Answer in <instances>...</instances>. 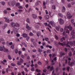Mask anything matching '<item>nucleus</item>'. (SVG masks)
Returning a JSON list of instances; mask_svg holds the SVG:
<instances>
[{"label": "nucleus", "mask_w": 75, "mask_h": 75, "mask_svg": "<svg viewBox=\"0 0 75 75\" xmlns=\"http://www.w3.org/2000/svg\"><path fill=\"white\" fill-rule=\"evenodd\" d=\"M64 30H66V33H69V30L67 29V27H65L64 28Z\"/></svg>", "instance_id": "8"}, {"label": "nucleus", "mask_w": 75, "mask_h": 75, "mask_svg": "<svg viewBox=\"0 0 75 75\" xmlns=\"http://www.w3.org/2000/svg\"><path fill=\"white\" fill-rule=\"evenodd\" d=\"M5 21L6 23H10V20L8 18H6L5 20Z\"/></svg>", "instance_id": "17"}, {"label": "nucleus", "mask_w": 75, "mask_h": 75, "mask_svg": "<svg viewBox=\"0 0 75 75\" xmlns=\"http://www.w3.org/2000/svg\"><path fill=\"white\" fill-rule=\"evenodd\" d=\"M10 71V69L7 68L6 69V71L7 73H8V71Z\"/></svg>", "instance_id": "25"}, {"label": "nucleus", "mask_w": 75, "mask_h": 75, "mask_svg": "<svg viewBox=\"0 0 75 75\" xmlns=\"http://www.w3.org/2000/svg\"><path fill=\"white\" fill-rule=\"evenodd\" d=\"M11 65L12 67H14L16 65V64L13 63H11Z\"/></svg>", "instance_id": "46"}, {"label": "nucleus", "mask_w": 75, "mask_h": 75, "mask_svg": "<svg viewBox=\"0 0 75 75\" xmlns=\"http://www.w3.org/2000/svg\"><path fill=\"white\" fill-rule=\"evenodd\" d=\"M51 3H52V4H53L54 3V0H51L50 1Z\"/></svg>", "instance_id": "63"}, {"label": "nucleus", "mask_w": 75, "mask_h": 75, "mask_svg": "<svg viewBox=\"0 0 75 75\" xmlns=\"http://www.w3.org/2000/svg\"><path fill=\"white\" fill-rule=\"evenodd\" d=\"M4 14H7V10H5L4 11Z\"/></svg>", "instance_id": "53"}, {"label": "nucleus", "mask_w": 75, "mask_h": 75, "mask_svg": "<svg viewBox=\"0 0 75 75\" xmlns=\"http://www.w3.org/2000/svg\"><path fill=\"white\" fill-rule=\"evenodd\" d=\"M8 49H4L5 52H8Z\"/></svg>", "instance_id": "55"}, {"label": "nucleus", "mask_w": 75, "mask_h": 75, "mask_svg": "<svg viewBox=\"0 0 75 75\" xmlns=\"http://www.w3.org/2000/svg\"><path fill=\"white\" fill-rule=\"evenodd\" d=\"M4 27V28H3V27ZM7 27V24L6 23L5 24L4 26H3L2 27V28L4 29V28H6V27Z\"/></svg>", "instance_id": "22"}, {"label": "nucleus", "mask_w": 75, "mask_h": 75, "mask_svg": "<svg viewBox=\"0 0 75 75\" xmlns=\"http://www.w3.org/2000/svg\"><path fill=\"white\" fill-rule=\"evenodd\" d=\"M67 17L68 19H70L72 18V16H71V13L69 12H68L67 14Z\"/></svg>", "instance_id": "5"}, {"label": "nucleus", "mask_w": 75, "mask_h": 75, "mask_svg": "<svg viewBox=\"0 0 75 75\" xmlns=\"http://www.w3.org/2000/svg\"><path fill=\"white\" fill-rule=\"evenodd\" d=\"M41 1H38L35 4V6H39L40 5V4H41Z\"/></svg>", "instance_id": "6"}, {"label": "nucleus", "mask_w": 75, "mask_h": 75, "mask_svg": "<svg viewBox=\"0 0 75 75\" xmlns=\"http://www.w3.org/2000/svg\"><path fill=\"white\" fill-rule=\"evenodd\" d=\"M20 6V4L19 3H17L16 4V7H18Z\"/></svg>", "instance_id": "20"}, {"label": "nucleus", "mask_w": 75, "mask_h": 75, "mask_svg": "<svg viewBox=\"0 0 75 75\" xmlns=\"http://www.w3.org/2000/svg\"><path fill=\"white\" fill-rule=\"evenodd\" d=\"M4 50V49L3 48V47H0V51H3Z\"/></svg>", "instance_id": "31"}, {"label": "nucleus", "mask_w": 75, "mask_h": 75, "mask_svg": "<svg viewBox=\"0 0 75 75\" xmlns=\"http://www.w3.org/2000/svg\"><path fill=\"white\" fill-rule=\"evenodd\" d=\"M68 7H71V4H69L68 5Z\"/></svg>", "instance_id": "48"}, {"label": "nucleus", "mask_w": 75, "mask_h": 75, "mask_svg": "<svg viewBox=\"0 0 75 75\" xmlns=\"http://www.w3.org/2000/svg\"><path fill=\"white\" fill-rule=\"evenodd\" d=\"M56 29L57 31H59V29L58 27H56Z\"/></svg>", "instance_id": "54"}, {"label": "nucleus", "mask_w": 75, "mask_h": 75, "mask_svg": "<svg viewBox=\"0 0 75 75\" xmlns=\"http://www.w3.org/2000/svg\"><path fill=\"white\" fill-rule=\"evenodd\" d=\"M32 51L33 52H35L37 51V50L35 49H33L32 50Z\"/></svg>", "instance_id": "40"}, {"label": "nucleus", "mask_w": 75, "mask_h": 75, "mask_svg": "<svg viewBox=\"0 0 75 75\" xmlns=\"http://www.w3.org/2000/svg\"><path fill=\"white\" fill-rule=\"evenodd\" d=\"M54 43L55 45H58V42H57L56 41H55L54 42Z\"/></svg>", "instance_id": "57"}, {"label": "nucleus", "mask_w": 75, "mask_h": 75, "mask_svg": "<svg viewBox=\"0 0 75 75\" xmlns=\"http://www.w3.org/2000/svg\"><path fill=\"white\" fill-rule=\"evenodd\" d=\"M47 22L48 23H49V24H51L52 26L53 27H55V23L54 22L52 21H51V22H49L48 20L47 21Z\"/></svg>", "instance_id": "3"}, {"label": "nucleus", "mask_w": 75, "mask_h": 75, "mask_svg": "<svg viewBox=\"0 0 75 75\" xmlns=\"http://www.w3.org/2000/svg\"><path fill=\"white\" fill-rule=\"evenodd\" d=\"M30 40L32 42H34V39H31Z\"/></svg>", "instance_id": "62"}, {"label": "nucleus", "mask_w": 75, "mask_h": 75, "mask_svg": "<svg viewBox=\"0 0 75 75\" xmlns=\"http://www.w3.org/2000/svg\"><path fill=\"white\" fill-rule=\"evenodd\" d=\"M30 35L31 36H33L34 35V34H33L32 33L30 32L29 33Z\"/></svg>", "instance_id": "43"}, {"label": "nucleus", "mask_w": 75, "mask_h": 75, "mask_svg": "<svg viewBox=\"0 0 75 75\" xmlns=\"http://www.w3.org/2000/svg\"><path fill=\"white\" fill-rule=\"evenodd\" d=\"M23 37H24L25 38H27V37H28V35L27 34H25V33H23Z\"/></svg>", "instance_id": "14"}, {"label": "nucleus", "mask_w": 75, "mask_h": 75, "mask_svg": "<svg viewBox=\"0 0 75 75\" xmlns=\"http://www.w3.org/2000/svg\"><path fill=\"white\" fill-rule=\"evenodd\" d=\"M55 56V54H52V57H54Z\"/></svg>", "instance_id": "51"}, {"label": "nucleus", "mask_w": 75, "mask_h": 75, "mask_svg": "<svg viewBox=\"0 0 75 75\" xmlns=\"http://www.w3.org/2000/svg\"><path fill=\"white\" fill-rule=\"evenodd\" d=\"M59 22L61 25H62L64 24V21L62 18H60L59 20Z\"/></svg>", "instance_id": "4"}, {"label": "nucleus", "mask_w": 75, "mask_h": 75, "mask_svg": "<svg viewBox=\"0 0 75 75\" xmlns=\"http://www.w3.org/2000/svg\"><path fill=\"white\" fill-rule=\"evenodd\" d=\"M18 8L19 9H23V7L22 6H19L18 7Z\"/></svg>", "instance_id": "36"}, {"label": "nucleus", "mask_w": 75, "mask_h": 75, "mask_svg": "<svg viewBox=\"0 0 75 75\" xmlns=\"http://www.w3.org/2000/svg\"><path fill=\"white\" fill-rule=\"evenodd\" d=\"M32 17H33V18H34V19H35V18H37V16L36 15L32 14Z\"/></svg>", "instance_id": "13"}, {"label": "nucleus", "mask_w": 75, "mask_h": 75, "mask_svg": "<svg viewBox=\"0 0 75 75\" xmlns=\"http://www.w3.org/2000/svg\"><path fill=\"white\" fill-rule=\"evenodd\" d=\"M55 37L56 40H58V36L57 35H55Z\"/></svg>", "instance_id": "35"}, {"label": "nucleus", "mask_w": 75, "mask_h": 75, "mask_svg": "<svg viewBox=\"0 0 75 75\" xmlns=\"http://www.w3.org/2000/svg\"><path fill=\"white\" fill-rule=\"evenodd\" d=\"M20 61L21 63H23V62H24V61H23V59H21L20 60Z\"/></svg>", "instance_id": "42"}, {"label": "nucleus", "mask_w": 75, "mask_h": 75, "mask_svg": "<svg viewBox=\"0 0 75 75\" xmlns=\"http://www.w3.org/2000/svg\"><path fill=\"white\" fill-rule=\"evenodd\" d=\"M47 52H49V53H50L51 52V50H49L47 51Z\"/></svg>", "instance_id": "64"}, {"label": "nucleus", "mask_w": 75, "mask_h": 75, "mask_svg": "<svg viewBox=\"0 0 75 75\" xmlns=\"http://www.w3.org/2000/svg\"><path fill=\"white\" fill-rule=\"evenodd\" d=\"M65 41V37H63L62 38H61L60 39L61 42H63V41Z\"/></svg>", "instance_id": "11"}, {"label": "nucleus", "mask_w": 75, "mask_h": 75, "mask_svg": "<svg viewBox=\"0 0 75 75\" xmlns=\"http://www.w3.org/2000/svg\"><path fill=\"white\" fill-rule=\"evenodd\" d=\"M43 6L44 9H45V8H46V6H45V1H44L43 3Z\"/></svg>", "instance_id": "16"}, {"label": "nucleus", "mask_w": 75, "mask_h": 75, "mask_svg": "<svg viewBox=\"0 0 75 75\" xmlns=\"http://www.w3.org/2000/svg\"><path fill=\"white\" fill-rule=\"evenodd\" d=\"M48 48H50V49H51V48H52V46H50V45H47V47L48 48Z\"/></svg>", "instance_id": "34"}, {"label": "nucleus", "mask_w": 75, "mask_h": 75, "mask_svg": "<svg viewBox=\"0 0 75 75\" xmlns=\"http://www.w3.org/2000/svg\"><path fill=\"white\" fill-rule=\"evenodd\" d=\"M52 70H54V67L53 66H52L50 68V71H52Z\"/></svg>", "instance_id": "37"}, {"label": "nucleus", "mask_w": 75, "mask_h": 75, "mask_svg": "<svg viewBox=\"0 0 75 75\" xmlns=\"http://www.w3.org/2000/svg\"><path fill=\"white\" fill-rule=\"evenodd\" d=\"M31 71H35V69L34 68V67H31Z\"/></svg>", "instance_id": "23"}, {"label": "nucleus", "mask_w": 75, "mask_h": 75, "mask_svg": "<svg viewBox=\"0 0 75 75\" xmlns=\"http://www.w3.org/2000/svg\"><path fill=\"white\" fill-rule=\"evenodd\" d=\"M74 34H75V31H74V30H73L71 32V35H74Z\"/></svg>", "instance_id": "19"}, {"label": "nucleus", "mask_w": 75, "mask_h": 75, "mask_svg": "<svg viewBox=\"0 0 75 75\" xmlns=\"http://www.w3.org/2000/svg\"><path fill=\"white\" fill-rule=\"evenodd\" d=\"M40 33H38L37 34V36L38 37V39H39V37H40Z\"/></svg>", "instance_id": "41"}, {"label": "nucleus", "mask_w": 75, "mask_h": 75, "mask_svg": "<svg viewBox=\"0 0 75 75\" xmlns=\"http://www.w3.org/2000/svg\"><path fill=\"white\" fill-rule=\"evenodd\" d=\"M60 31L61 32H63V31H64V29H63V28H61L60 29Z\"/></svg>", "instance_id": "47"}, {"label": "nucleus", "mask_w": 75, "mask_h": 75, "mask_svg": "<svg viewBox=\"0 0 75 75\" xmlns=\"http://www.w3.org/2000/svg\"><path fill=\"white\" fill-rule=\"evenodd\" d=\"M11 48L12 50H13L14 48V45H12L11 46Z\"/></svg>", "instance_id": "26"}, {"label": "nucleus", "mask_w": 75, "mask_h": 75, "mask_svg": "<svg viewBox=\"0 0 75 75\" xmlns=\"http://www.w3.org/2000/svg\"><path fill=\"white\" fill-rule=\"evenodd\" d=\"M72 52L70 51L69 52V57H71L72 56Z\"/></svg>", "instance_id": "33"}, {"label": "nucleus", "mask_w": 75, "mask_h": 75, "mask_svg": "<svg viewBox=\"0 0 75 75\" xmlns=\"http://www.w3.org/2000/svg\"><path fill=\"white\" fill-rule=\"evenodd\" d=\"M45 20L47 19V15H46L45 16Z\"/></svg>", "instance_id": "56"}, {"label": "nucleus", "mask_w": 75, "mask_h": 75, "mask_svg": "<svg viewBox=\"0 0 75 75\" xmlns=\"http://www.w3.org/2000/svg\"><path fill=\"white\" fill-rule=\"evenodd\" d=\"M0 40L1 41H4V39H3V38H1L0 39Z\"/></svg>", "instance_id": "58"}, {"label": "nucleus", "mask_w": 75, "mask_h": 75, "mask_svg": "<svg viewBox=\"0 0 75 75\" xmlns=\"http://www.w3.org/2000/svg\"><path fill=\"white\" fill-rule=\"evenodd\" d=\"M38 63L39 65H41L42 64L41 62L40 61L38 62Z\"/></svg>", "instance_id": "52"}, {"label": "nucleus", "mask_w": 75, "mask_h": 75, "mask_svg": "<svg viewBox=\"0 0 75 75\" xmlns=\"http://www.w3.org/2000/svg\"><path fill=\"white\" fill-rule=\"evenodd\" d=\"M1 4L3 6H4V5H5V3L4 1H2L1 2Z\"/></svg>", "instance_id": "29"}, {"label": "nucleus", "mask_w": 75, "mask_h": 75, "mask_svg": "<svg viewBox=\"0 0 75 75\" xmlns=\"http://www.w3.org/2000/svg\"><path fill=\"white\" fill-rule=\"evenodd\" d=\"M17 64L18 65H21V62H18L17 63Z\"/></svg>", "instance_id": "50"}, {"label": "nucleus", "mask_w": 75, "mask_h": 75, "mask_svg": "<svg viewBox=\"0 0 75 75\" xmlns=\"http://www.w3.org/2000/svg\"><path fill=\"white\" fill-rule=\"evenodd\" d=\"M15 24L16 23H15L14 22H12L11 23V26L13 28V31H17V28L15 27Z\"/></svg>", "instance_id": "2"}, {"label": "nucleus", "mask_w": 75, "mask_h": 75, "mask_svg": "<svg viewBox=\"0 0 75 75\" xmlns=\"http://www.w3.org/2000/svg\"><path fill=\"white\" fill-rule=\"evenodd\" d=\"M15 2H12V4H11V5L12 6H14L15 5Z\"/></svg>", "instance_id": "39"}, {"label": "nucleus", "mask_w": 75, "mask_h": 75, "mask_svg": "<svg viewBox=\"0 0 75 75\" xmlns=\"http://www.w3.org/2000/svg\"><path fill=\"white\" fill-rule=\"evenodd\" d=\"M24 69L26 72H28V70H27V68H25Z\"/></svg>", "instance_id": "61"}, {"label": "nucleus", "mask_w": 75, "mask_h": 75, "mask_svg": "<svg viewBox=\"0 0 75 75\" xmlns=\"http://www.w3.org/2000/svg\"><path fill=\"white\" fill-rule=\"evenodd\" d=\"M36 71L37 72H41V70H39L38 69H36Z\"/></svg>", "instance_id": "28"}, {"label": "nucleus", "mask_w": 75, "mask_h": 75, "mask_svg": "<svg viewBox=\"0 0 75 75\" xmlns=\"http://www.w3.org/2000/svg\"><path fill=\"white\" fill-rule=\"evenodd\" d=\"M26 22L29 24H30V19L28 18L26 19Z\"/></svg>", "instance_id": "18"}, {"label": "nucleus", "mask_w": 75, "mask_h": 75, "mask_svg": "<svg viewBox=\"0 0 75 75\" xmlns=\"http://www.w3.org/2000/svg\"><path fill=\"white\" fill-rule=\"evenodd\" d=\"M15 52L16 54H17L18 52V50H17V49H16L15 50Z\"/></svg>", "instance_id": "32"}, {"label": "nucleus", "mask_w": 75, "mask_h": 75, "mask_svg": "<svg viewBox=\"0 0 75 75\" xmlns=\"http://www.w3.org/2000/svg\"><path fill=\"white\" fill-rule=\"evenodd\" d=\"M15 27L18 28V27H20V24L18 23H15Z\"/></svg>", "instance_id": "10"}, {"label": "nucleus", "mask_w": 75, "mask_h": 75, "mask_svg": "<svg viewBox=\"0 0 75 75\" xmlns=\"http://www.w3.org/2000/svg\"><path fill=\"white\" fill-rule=\"evenodd\" d=\"M34 65L35 68H37V67H38V65H37V64H35Z\"/></svg>", "instance_id": "60"}, {"label": "nucleus", "mask_w": 75, "mask_h": 75, "mask_svg": "<svg viewBox=\"0 0 75 75\" xmlns=\"http://www.w3.org/2000/svg\"><path fill=\"white\" fill-rule=\"evenodd\" d=\"M58 44H59L60 45H62V46H63V44L60 42L58 43Z\"/></svg>", "instance_id": "30"}, {"label": "nucleus", "mask_w": 75, "mask_h": 75, "mask_svg": "<svg viewBox=\"0 0 75 75\" xmlns=\"http://www.w3.org/2000/svg\"><path fill=\"white\" fill-rule=\"evenodd\" d=\"M68 63L69 65H70L71 67V62L70 61H69Z\"/></svg>", "instance_id": "49"}, {"label": "nucleus", "mask_w": 75, "mask_h": 75, "mask_svg": "<svg viewBox=\"0 0 75 75\" xmlns=\"http://www.w3.org/2000/svg\"><path fill=\"white\" fill-rule=\"evenodd\" d=\"M52 8L53 9V10H55V8H56V7H55V5H52Z\"/></svg>", "instance_id": "21"}, {"label": "nucleus", "mask_w": 75, "mask_h": 75, "mask_svg": "<svg viewBox=\"0 0 75 75\" xmlns=\"http://www.w3.org/2000/svg\"><path fill=\"white\" fill-rule=\"evenodd\" d=\"M67 28H69V30L71 31L72 30L73 28L71 26V25H69V26L67 27Z\"/></svg>", "instance_id": "9"}, {"label": "nucleus", "mask_w": 75, "mask_h": 75, "mask_svg": "<svg viewBox=\"0 0 75 75\" xmlns=\"http://www.w3.org/2000/svg\"><path fill=\"white\" fill-rule=\"evenodd\" d=\"M66 10L65 7L64 6L63 7V9L62 10V12L63 13H64V12Z\"/></svg>", "instance_id": "15"}, {"label": "nucleus", "mask_w": 75, "mask_h": 75, "mask_svg": "<svg viewBox=\"0 0 75 75\" xmlns=\"http://www.w3.org/2000/svg\"><path fill=\"white\" fill-rule=\"evenodd\" d=\"M69 69H70V67H68L67 68V70L68 71H69Z\"/></svg>", "instance_id": "45"}, {"label": "nucleus", "mask_w": 75, "mask_h": 75, "mask_svg": "<svg viewBox=\"0 0 75 75\" xmlns=\"http://www.w3.org/2000/svg\"><path fill=\"white\" fill-rule=\"evenodd\" d=\"M26 27L27 29H28L29 30H31V27L28 25V23H26Z\"/></svg>", "instance_id": "7"}, {"label": "nucleus", "mask_w": 75, "mask_h": 75, "mask_svg": "<svg viewBox=\"0 0 75 75\" xmlns=\"http://www.w3.org/2000/svg\"><path fill=\"white\" fill-rule=\"evenodd\" d=\"M69 44H70L71 46H73V42L71 41H68L66 44L65 43V42H63V45H65L67 47L70 48L71 46L69 45Z\"/></svg>", "instance_id": "1"}, {"label": "nucleus", "mask_w": 75, "mask_h": 75, "mask_svg": "<svg viewBox=\"0 0 75 75\" xmlns=\"http://www.w3.org/2000/svg\"><path fill=\"white\" fill-rule=\"evenodd\" d=\"M64 51H65L66 52H67L68 51V49L67 48H66L64 49Z\"/></svg>", "instance_id": "38"}, {"label": "nucleus", "mask_w": 75, "mask_h": 75, "mask_svg": "<svg viewBox=\"0 0 75 75\" xmlns=\"http://www.w3.org/2000/svg\"><path fill=\"white\" fill-rule=\"evenodd\" d=\"M8 58L9 59H11V56H10V55H8Z\"/></svg>", "instance_id": "44"}, {"label": "nucleus", "mask_w": 75, "mask_h": 75, "mask_svg": "<svg viewBox=\"0 0 75 75\" xmlns=\"http://www.w3.org/2000/svg\"><path fill=\"white\" fill-rule=\"evenodd\" d=\"M38 52H42V50L40 49V48H39L38 49Z\"/></svg>", "instance_id": "27"}, {"label": "nucleus", "mask_w": 75, "mask_h": 75, "mask_svg": "<svg viewBox=\"0 0 75 75\" xmlns=\"http://www.w3.org/2000/svg\"><path fill=\"white\" fill-rule=\"evenodd\" d=\"M73 65H75V61H73L71 62V67H72Z\"/></svg>", "instance_id": "12"}, {"label": "nucleus", "mask_w": 75, "mask_h": 75, "mask_svg": "<svg viewBox=\"0 0 75 75\" xmlns=\"http://www.w3.org/2000/svg\"><path fill=\"white\" fill-rule=\"evenodd\" d=\"M58 15L59 17H61L62 18H63V16H62V14L61 13H59L58 14Z\"/></svg>", "instance_id": "24"}, {"label": "nucleus", "mask_w": 75, "mask_h": 75, "mask_svg": "<svg viewBox=\"0 0 75 75\" xmlns=\"http://www.w3.org/2000/svg\"><path fill=\"white\" fill-rule=\"evenodd\" d=\"M38 18H39V19H40V20H41L42 18V17H41V16H40L38 17Z\"/></svg>", "instance_id": "59"}]
</instances>
